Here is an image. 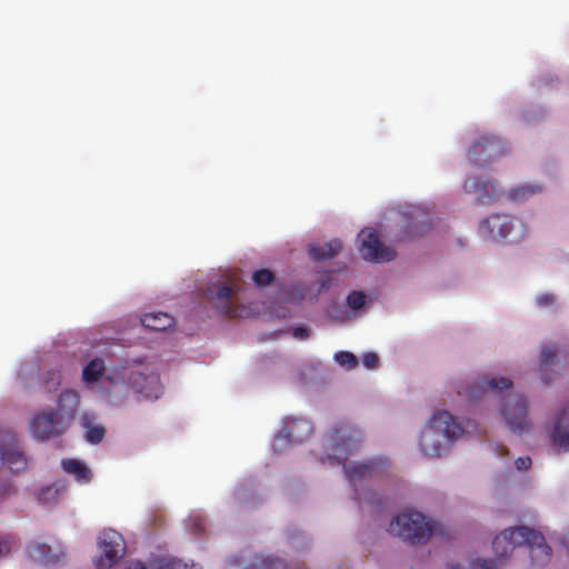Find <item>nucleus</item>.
<instances>
[{"label":"nucleus","mask_w":569,"mask_h":569,"mask_svg":"<svg viewBox=\"0 0 569 569\" xmlns=\"http://www.w3.org/2000/svg\"><path fill=\"white\" fill-rule=\"evenodd\" d=\"M520 546H526L530 550L531 565L542 567L550 562V546L543 541L542 533L530 527L517 526L506 529L492 540V550L500 559L507 558Z\"/></svg>","instance_id":"3"},{"label":"nucleus","mask_w":569,"mask_h":569,"mask_svg":"<svg viewBox=\"0 0 569 569\" xmlns=\"http://www.w3.org/2000/svg\"><path fill=\"white\" fill-rule=\"evenodd\" d=\"M362 433L355 426L342 423L332 430V442L337 446V451L342 452V457L335 456L329 458L336 460L337 463L345 461V458L349 456L360 443Z\"/></svg>","instance_id":"9"},{"label":"nucleus","mask_w":569,"mask_h":569,"mask_svg":"<svg viewBox=\"0 0 569 569\" xmlns=\"http://www.w3.org/2000/svg\"><path fill=\"white\" fill-rule=\"evenodd\" d=\"M406 233H408V237H421L426 233V222H423V213L421 211H411L410 220L406 222Z\"/></svg>","instance_id":"26"},{"label":"nucleus","mask_w":569,"mask_h":569,"mask_svg":"<svg viewBox=\"0 0 569 569\" xmlns=\"http://www.w3.org/2000/svg\"><path fill=\"white\" fill-rule=\"evenodd\" d=\"M552 446L562 452L569 451V405L561 409L560 415L556 418L555 428L550 433Z\"/></svg>","instance_id":"15"},{"label":"nucleus","mask_w":569,"mask_h":569,"mask_svg":"<svg viewBox=\"0 0 569 569\" xmlns=\"http://www.w3.org/2000/svg\"><path fill=\"white\" fill-rule=\"evenodd\" d=\"M389 533L412 545H423L433 533V525L421 513L408 511L392 519Z\"/></svg>","instance_id":"5"},{"label":"nucleus","mask_w":569,"mask_h":569,"mask_svg":"<svg viewBox=\"0 0 569 569\" xmlns=\"http://www.w3.org/2000/svg\"><path fill=\"white\" fill-rule=\"evenodd\" d=\"M293 337H296L299 340H306L308 338V328H306V327L293 328Z\"/></svg>","instance_id":"38"},{"label":"nucleus","mask_w":569,"mask_h":569,"mask_svg":"<svg viewBox=\"0 0 569 569\" xmlns=\"http://www.w3.org/2000/svg\"><path fill=\"white\" fill-rule=\"evenodd\" d=\"M495 392L501 395L500 415L507 428L516 435H522L529 430L531 422L527 416L526 397L512 392V380L507 378L482 379L472 386L458 388V396H465L470 401H476L483 393Z\"/></svg>","instance_id":"1"},{"label":"nucleus","mask_w":569,"mask_h":569,"mask_svg":"<svg viewBox=\"0 0 569 569\" xmlns=\"http://www.w3.org/2000/svg\"><path fill=\"white\" fill-rule=\"evenodd\" d=\"M313 427L307 419H293L283 426L282 431L278 433L277 443L286 440L289 443H302L311 437Z\"/></svg>","instance_id":"14"},{"label":"nucleus","mask_w":569,"mask_h":569,"mask_svg":"<svg viewBox=\"0 0 569 569\" xmlns=\"http://www.w3.org/2000/svg\"><path fill=\"white\" fill-rule=\"evenodd\" d=\"M104 373V362L101 358L90 360L83 368V381L87 385L96 383Z\"/></svg>","instance_id":"25"},{"label":"nucleus","mask_w":569,"mask_h":569,"mask_svg":"<svg viewBox=\"0 0 569 569\" xmlns=\"http://www.w3.org/2000/svg\"><path fill=\"white\" fill-rule=\"evenodd\" d=\"M475 428L471 421L468 426ZM457 422L448 411H440L432 416L430 425L421 433L419 448L427 458H440L447 450L445 441L453 440L466 432V428Z\"/></svg>","instance_id":"4"},{"label":"nucleus","mask_w":569,"mask_h":569,"mask_svg":"<svg viewBox=\"0 0 569 569\" xmlns=\"http://www.w3.org/2000/svg\"><path fill=\"white\" fill-rule=\"evenodd\" d=\"M553 303V296L551 293H543L537 297V305L541 306V308H547Z\"/></svg>","instance_id":"36"},{"label":"nucleus","mask_w":569,"mask_h":569,"mask_svg":"<svg viewBox=\"0 0 569 569\" xmlns=\"http://www.w3.org/2000/svg\"><path fill=\"white\" fill-rule=\"evenodd\" d=\"M563 545H566L567 555L569 556V532L563 536Z\"/></svg>","instance_id":"40"},{"label":"nucleus","mask_w":569,"mask_h":569,"mask_svg":"<svg viewBox=\"0 0 569 569\" xmlns=\"http://www.w3.org/2000/svg\"><path fill=\"white\" fill-rule=\"evenodd\" d=\"M136 569H146L144 566H139L138 568Z\"/></svg>","instance_id":"41"},{"label":"nucleus","mask_w":569,"mask_h":569,"mask_svg":"<svg viewBox=\"0 0 569 569\" xmlns=\"http://www.w3.org/2000/svg\"><path fill=\"white\" fill-rule=\"evenodd\" d=\"M346 302H348L349 309L358 311L366 303V296L359 290H353L349 292Z\"/></svg>","instance_id":"31"},{"label":"nucleus","mask_w":569,"mask_h":569,"mask_svg":"<svg viewBox=\"0 0 569 569\" xmlns=\"http://www.w3.org/2000/svg\"><path fill=\"white\" fill-rule=\"evenodd\" d=\"M515 467L517 470H527L531 467V458L529 457H519L515 460Z\"/></svg>","instance_id":"37"},{"label":"nucleus","mask_w":569,"mask_h":569,"mask_svg":"<svg viewBox=\"0 0 569 569\" xmlns=\"http://www.w3.org/2000/svg\"><path fill=\"white\" fill-rule=\"evenodd\" d=\"M253 286L258 288H266L273 281V273L268 269H259L252 274Z\"/></svg>","instance_id":"29"},{"label":"nucleus","mask_w":569,"mask_h":569,"mask_svg":"<svg viewBox=\"0 0 569 569\" xmlns=\"http://www.w3.org/2000/svg\"><path fill=\"white\" fill-rule=\"evenodd\" d=\"M512 229V218L508 214H490L489 218L481 221L479 231L490 240H501L507 238Z\"/></svg>","instance_id":"13"},{"label":"nucleus","mask_w":569,"mask_h":569,"mask_svg":"<svg viewBox=\"0 0 569 569\" xmlns=\"http://www.w3.org/2000/svg\"><path fill=\"white\" fill-rule=\"evenodd\" d=\"M92 421L93 419L90 415H83V418H81V423H83L84 428V440L90 445H97L103 440L104 428L101 426H94Z\"/></svg>","instance_id":"24"},{"label":"nucleus","mask_w":569,"mask_h":569,"mask_svg":"<svg viewBox=\"0 0 569 569\" xmlns=\"http://www.w3.org/2000/svg\"><path fill=\"white\" fill-rule=\"evenodd\" d=\"M505 152V146L501 140L489 133H482L477 137L468 150V159L477 167H485L501 158Z\"/></svg>","instance_id":"6"},{"label":"nucleus","mask_w":569,"mask_h":569,"mask_svg":"<svg viewBox=\"0 0 569 569\" xmlns=\"http://www.w3.org/2000/svg\"><path fill=\"white\" fill-rule=\"evenodd\" d=\"M242 569H289L287 562L273 555H258Z\"/></svg>","instance_id":"21"},{"label":"nucleus","mask_w":569,"mask_h":569,"mask_svg":"<svg viewBox=\"0 0 569 569\" xmlns=\"http://www.w3.org/2000/svg\"><path fill=\"white\" fill-rule=\"evenodd\" d=\"M465 192L476 197L477 203L481 206L493 204L499 199V190L496 183L479 177L466 180Z\"/></svg>","instance_id":"11"},{"label":"nucleus","mask_w":569,"mask_h":569,"mask_svg":"<svg viewBox=\"0 0 569 569\" xmlns=\"http://www.w3.org/2000/svg\"><path fill=\"white\" fill-rule=\"evenodd\" d=\"M359 241H361L359 251H361L362 259L368 262H390L396 257L392 249L381 243L373 229L362 230L359 233Z\"/></svg>","instance_id":"8"},{"label":"nucleus","mask_w":569,"mask_h":569,"mask_svg":"<svg viewBox=\"0 0 569 569\" xmlns=\"http://www.w3.org/2000/svg\"><path fill=\"white\" fill-rule=\"evenodd\" d=\"M9 552V543L6 539L0 537V557Z\"/></svg>","instance_id":"39"},{"label":"nucleus","mask_w":569,"mask_h":569,"mask_svg":"<svg viewBox=\"0 0 569 569\" xmlns=\"http://www.w3.org/2000/svg\"><path fill=\"white\" fill-rule=\"evenodd\" d=\"M335 361H337L338 366L348 370L357 368L358 365L357 357L348 351L337 352V355H335Z\"/></svg>","instance_id":"30"},{"label":"nucleus","mask_w":569,"mask_h":569,"mask_svg":"<svg viewBox=\"0 0 569 569\" xmlns=\"http://www.w3.org/2000/svg\"><path fill=\"white\" fill-rule=\"evenodd\" d=\"M79 403L80 398L77 391H62L57 401V409L42 410L30 419V436L38 441L59 438L71 427L79 410Z\"/></svg>","instance_id":"2"},{"label":"nucleus","mask_w":569,"mask_h":569,"mask_svg":"<svg viewBox=\"0 0 569 569\" xmlns=\"http://www.w3.org/2000/svg\"><path fill=\"white\" fill-rule=\"evenodd\" d=\"M150 569H199L194 565H188L177 558L157 559L150 562Z\"/></svg>","instance_id":"28"},{"label":"nucleus","mask_w":569,"mask_h":569,"mask_svg":"<svg viewBox=\"0 0 569 569\" xmlns=\"http://www.w3.org/2000/svg\"><path fill=\"white\" fill-rule=\"evenodd\" d=\"M207 300L222 316L229 318L239 317L237 308L232 305V289L227 284H220L217 289H207Z\"/></svg>","instance_id":"12"},{"label":"nucleus","mask_w":569,"mask_h":569,"mask_svg":"<svg viewBox=\"0 0 569 569\" xmlns=\"http://www.w3.org/2000/svg\"><path fill=\"white\" fill-rule=\"evenodd\" d=\"M471 569H496V561L491 559L477 560Z\"/></svg>","instance_id":"35"},{"label":"nucleus","mask_w":569,"mask_h":569,"mask_svg":"<svg viewBox=\"0 0 569 569\" xmlns=\"http://www.w3.org/2000/svg\"><path fill=\"white\" fill-rule=\"evenodd\" d=\"M172 323H174L172 317L163 312L146 313L141 317V326L156 332L167 330L172 327Z\"/></svg>","instance_id":"19"},{"label":"nucleus","mask_w":569,"mask_h":569,"mask_svg":"<svg viewBox=\"0 0 569 569\" xmlns=\"http://www.w3.org/2000/svg\"><path fill=\"white\" fill-rule=\"evenodd\" d=\"M58 498V489L56 487H43L38 493L40 502H51Z\"/></svg>","instance_id":"32"},{"label":"nucleus","mask_w":569,"mask_h":569,"mask_svg":"<svg viewBox=\"0 0 569 569\" xmlns=\"http://www.w3.org/2000/svg\"><path fill=\"white\" fill-rule=\"evenodd\" d=\"M196 527H198L200 529V521H198V525H196Z\"/></svg>","instance_id":"42"},{"label":"nucleus","mask_w":569,"mask_h":569,"mask_svg":"<svg viewBox=\"0 0 569 569\" xmlns=\"http://www.w3.org/2000/svg\"><path fill=\"white\" fill-rule=\"evenodd\" d=\"M62 470L66 473L76 477L79 482L87 483L90 481V469H88L83 462L73 459L62 460Z\"/></svg>","instance_id":"23"},{"label":"nucleus","mask_w":569,"mask_h":569,"mask_svg":"<svg viewBox=\"0 0 569 569\" xmlns=\"http://www.w3.org/2000/svg\"><path fill=\"white\" fill-rule=\"evenodd\" d=\"M378 362L379 358L373 352H368L365 355V357H362V365H365V368L367 369H375Z\"/></svg>","instance_id":"34"},{"label":"nucleus","mask_w":569,"mask_h":569,"mask_svg":"<svg viewBox=\"0 0 569 569\" xmlns=\"http://www.w3.org/2000/svg\"><path fill=\"white\" fill-rule=\"evenodd\" d=\"M30 558L44 566H53L60 561V555L53 552L50 546L37 543L29 547Z\"/></svg>","instance_id":"20"},{"label":"nucleus","mask_w":569,"mask_h":569,"mask_svg":"<svg viewBox=\"0 0 569 569\" xmlns=\"http://www.w3.org/2000/svg\"><path fill=\"white\" fill-rule=\"evenodd\" d=\"M43 385H46L47 391L56 390V388L60 386V372H49V375H47L46 380H43Z\"/></svg>","instance_id":"33"},{"label":"nucleus","mask_w":569,"mask_h":569,"mask_svg":"<svg viewBox=\"0 0 569 569\" xmlns=\"http://www.w3.org/2000/svg\"><path fill=\"white\" fill-rule=\"evenodd\" d=\"M377 463L373 461L359 462L356 465H343V471L349 481H356L373 476Z\"/></svg>","instance_id":"22"},{"label":"nucleus","mask_w":569,"mask_h":569,"mask_svg":"<svg viewBox=\"0 0 569 569\" xmlns=\"http://www.w3.org/2000/svg\"><path fill=\"white\" fill-rule=\"evenodd\" d=\"M340 250L341 242L338 239H332L323 244H310V247H308V256H310L313 261L320 262L335 258Z\"/></svg>","instance_id":"18"},{"label":"nucleus","mask_w":569,"mask_h":569,"mask_svg":"<svg viewBox=\"0 0 569 569\" xmlns=\"http://www.w3.org/2000/svg\"><path fill=\"white\" fill-rule=\"evenodd\" d=\"M128 385L136 393L148 400H156L161 395L159 377L153 372L132 371L128 376Z\"/></svg>","instance_id":"10"},{"label":"nucleus","mask_w":569,"mask_h":569,"mask_svg":"<svg viewBox=\"0 0 569 569\" xmlns=\"http://www.w3.org/2000/svg\"><path fill=\"white\" fill-rule=\"evenodd\" d=\"M540 192L538 184H525L507 191V198L512 201H522Z\"/></svg>","instance_id":"27"},{"label":"nucleus","mask_w":569,"mask_h":569,"mask_svg":"<svg viewBox=\"0 0 569 569\" xmlns=\"http://www.w3.org/2000/svg\"><path fill=\"white\" fill-rule=\"evenodd\" d=\"M0 463L4 465L10 469L11 472H20L26 468L24 455L19 451L17 442L13 438L10 439V443L0 447Z\"/></svg>","instance_id":"16"},{"label":"nucleus","mask_w":569,"mask_h":569,"mask_svg":"<svg viewBox=\"0 0 569 569\" xmlns=\"http://www.w3.org/2000/svg\"><path fill=\"white\" fill-rule=\"evenodd\" d=\"M559 369V362L557 361V351L550 345H545L539 353V376H541L542 382L548 385L550 382V371Z\"/></svg>","instance_id":"17"},{"label":"nucleus","mask_w":569,"mask_h":569,"mask_svg":"<svg viewBox=\"0 0 569 569\" xmlns=\"http://www.w3.org/2000/svg\"><path fill=\"white\" fill-rule=\"evenodd\" d=\"M98 548L100 557L96 558L94 563L98 569H108L113 567L126 552V545L120 533L111 529H103L98 537Z\"/></svg>","instance_id":"7"}]
</instances>
